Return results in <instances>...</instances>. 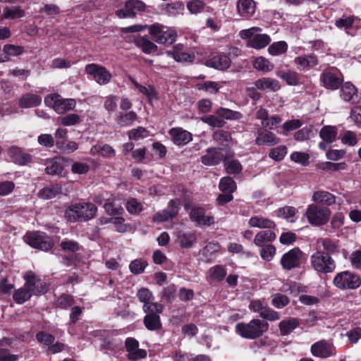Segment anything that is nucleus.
<instances>
[{
  "instance_id": "a878e982",
  "label": "nucleus",
  "mask_w": 361,
  "mask_h": 361,
  "mask_svg": "<svg viewBox=\"0 0 361 361\" xmlns=\"http://www.w3.org/2000/svg\"><path fill=\"white\" fill-rule=\"evenodd\" d=\"M104 199V208L106 212L109 215L120 214L123 212V208L121 205H116L115 202L110 198H102L98 196L94 200L96 203L102 204Z\"/></svg>"
},
{
  "instance_id": "6ab92c4d",
  "label": "nucleus",
  "mask_w": 361,
  "mask_h": 361,
  "mask_svg": "<svg viewBox=\"0 0 361 361\" xmlns=\"http://www.w3.org/2000/svg\"><path fill=\"white\" fill-rule=\"evenodd\" d=\"M173 142L177 145H185L190 142L192 137L190 132L181 128H173L169 131Z\"/></svg>"
},
{
  "instance_id": "b1692460",
  "label": "nucleus",
  "mask_w": 361,
  "mask_h": 361,
  "mask_svg": "<svg viewBox=\"0 0 361 361\" xmlns=\"http://www.w3.org/2000/svg\"><path fill=\"white\" fill-rule=\"evenodd\" d=\"M248 224L250 227L261 229H274L276 226L274 221L259 215L252 216Z\"/></svg>"
},
{
  "instance_id": "7ed1b4c3",
  "label": "nucleus",
  "mask_w": 361,
  "mask_h": 361,
  "mask_svg": "<svg viewBox=\"0 0 361 361\" xmlns=\"http://www.w3.org/2000/svg\"><path fill=\"white\" fill-rule=\"evenodd\" d=\"M262 28L259 27H252L248 29L242 30L239 32L241 39H248L247 44L249 47L261 49L266 47L271 42V37L267 34H260Z\"/></svg>"
},
{
  "instance_id": "58836bf2",
  "label": "nucleus",
  "mask_w": 361,
  "mask_h": 361,
  "mask_svg": "<svg viewBox=\"0 0 361 361\" xmlns=\"http://www.w3.org/2000/svg\"><path fill=\"white\" fill-rule=\"evenodd\" d=\"M130 80L138 91L146 96L149 101L157 99V92L152 86L149 85L148 87H145L141 85L133 78H130Z\"/></svg>"
},
{
  "instance_id": "e433bc0d",
  "label": "nucleus",
  "mask_w": 361,
  "mask_h": 361,
  "mask_svg": "<svg viewBox=\"0 0 361 361\" xmlns=\"http://www.w3.org/2000/svg\"><path fill=\"white\" fill-rule=\"evenodd\" d=\"M275 212L278 217L283 218L290 222L296 221L295 215L298 213V209L293 207L285 206L279 208Z\"/></svg>"
},
{
  "instance_id": "c9c22d12",
  "label": "nucleus",
  "mask_w": 361,
  "mask_h": 361,
  "mask_svg": "<svg viewBox=\"0 0 361 361\" xmlns=\"http://www.w3.org/2000/svg\"><path fill=\"white\" fill-rule=\"evenodd\" d=\"M90 153L92 155H101L106 157H113L116 154L115 150L109 145H96L92 147Z\"/></svg>"
},
{
  "instance_id": "f257e3e1",
  "label": "nucleus",
  "mask_w": 361,
  "mask_h": 361,
  "mask_svg": "<svg viewBox=\"0 0 361 361\" xmlns=\"http://www.w3.org/2000/svg\"><path fill=\"white\" fill-rule=\"evenodd\" d=\"M269 324L259 319H252L249 322H240L235 325V331L246 339H256L269 329Z\"/></svg>"
},
{
  "instance_id": "7c9ffc66",
  "label": "nucleus",
  "mask_w": 361,
  "mask_h": 361,
  "mask_svg": "<svg viewBox=\"0 0 361 361\" xmlns=\"http://www.w3.org/2000/svg\"><path fill=\"white\" fill-rule=\"evenodd\" d=\"M294 62L304 71L314 67L318 63L317 57L313 54L298 56Z\"/></svg>"
},
{
  "instance_id": "a19ab883",
  "label": "nucleus",
  "mask_w": 361,
  "mask_h": 361,
  "mask_svg": "<svg viewBox=\"0 0 361 361\" xmlns=\"http://www.w3.org/2000/svg\"><path fill=\"white\" fill-rule=\"evenodd\" d=\"M277 76L286 81L289 85H296L299 82V74L293 71H279L276 73Z\"/></svg>"
},
{
  "instance_id": "774afa93",
  "label": "nucleus",
  "mask_w": 361,
  "mask_h": 361,
  "mask_svg": "<svg viewBox=\"0 0 361 361\" xmlns=\"http://www.w3.org/2000/svg\"><path fill=\"white\" fill-rule=\"evenodd\" d=\"M147 263L142 259H135L129 265L130 270L135 274H139L144 271Z\"/></svg>"
},
{
  "instance_id": "8fccbe9b",
  "label": "nucleus",
  "mask_w": 361,
  "mask_h": 361,
  "mask_svg": "<svg viewBox=\"0 0 361 361\" xmlns=\"http://www.w3.org/2000/svg\"><path fill=\"white\" fill-rule=\"evenodd\" d=\"M202 121L213 128H221L224 126L226 122L223 120L220 116L216 113L214 115H207L203 116Z\"/></svg>"
},
{
  "instance_id": "13d9d810",
  "label": "nucleus",
  "mask_w": 361,
  "mask_h": 361,
  "mask_svg": "<svg viewBox=\"0 0 361 361\" xmlns=\"http://www.w3.org/2000/svg\"><path fill=\"white\" fill-rule=\"evenodd\" d=\"M63 170L62 162L58 161H51L45 168V171L49 175H58L61 173Z\"/></svg>"
},
{
  "instance_id": "a18cd8bd",
  "label": "nucleus",
  "mask_w": 361,
  "mask_h": 361,
  "mask_svg": "<svg viewBox=\"0 0 361 361\" xmlns=\"http://www.w3.org/2000/svg\"><path fill=\"white\" fill-rule=\"evenodd\" d=\"M188 11L193 15L202 13L206 7V4L202 0H190L186 4Z\"/></svg>"
},
{
  "instance_id": "20e7f679",
  "label": "nucleus",
  "mask_w": 361,
  "mask_h": 361,
  "mask_svg": "<svg viewBox=\"0 0 361 361\" xmlns=\"http://www.w3.org/2000/svg\"><path fill=\"white\" fill-rule=\"evenodd\" d=\"M310 263L314 269L319 273H331L336 269V264L332 257L328 253L320 250L310 256Z\"/></svg>"
},
{
  "instance_id": "6e6552de",
  "label": "nucleus",
  "mask_w": 361,
  "mask_h": 361,
  "mask_svg": "<svg viewBox=\"0 0 361 361\" xmlns=\"http://www.w3.org/2000/svg\"><path fill=\"white\" fill-rule=\"evenodd\" d=\"M149 33L159 44H172L176 39V32L171 27L156 23L149 27Z\"/></svg>"
},
{
  "instance_id": "dca6fc26",
  "label": "nucleus",
  "mask_w": 361,
  "mask_h": 361,
  "mask_svg": "<svg viewBox=\"0 0 361 361\" xmlns=\"http://www.w3.org/2000/svg\"><path fill=\"white\" fill-rule=\"evenodd\" d=\"M341 97L352 104L359 103L361 99L357 89L350 82H346L341 86Z\"/></svg>"
},
{
  "instance_id": "473e14b6",
  "label": "nucleus",
  "mask_w": 361,
  "mask_h": 361,
  "mask_svg": "<svg viewBox=\"0 0 361 361\" xmlns=\"http://www.w3.org/2000/svg\"><path fill=\"white\" fill-rule=\"evenodd\" d=\"M42 102V98L35 94H26L23 95L19 100V106L21 108H32L39 105Z\"/></svg>"
},
{
  "instance_id": "423d86ee",
  "label": "nucleus",
  "mask_w": 361,
  "mask_h": 361,
  "mask_svg": "<svg viewBox=\"0 0 361 361\" xmlns=\"http://www.w3.org/2000/svg\"><path fill=\"white\" fill-rule=\"evenodd\" d=\"M23 239L30 246L43 251H48L53 247L51 238L42 232L34 231L27 233Z\"/></svg>"
},
{
  "instance_id": "864d4df0",
  "label": "nucleus",
  "mask_w": 361,
  "mask_h": 361,
  "mask_svg": "<svg viewBox=\"0 0 361 361\" xmlns=\"http://www.w3.org/2000/svg\"><path fill=\"white\" fill-rule=\"evenodd\" d=\"M219 188L224 192L232 193L236 189V185L231 177H224L220 180Z\"/></svg>"
},
{
  "instance_id": "aec40b11",
  "label": "nucleus",
  "mask_w": 361,
  "mask_h": 361,
  "mask_svg": "<svg viewBox=\"0 0 361 361\" xmlns=\"http://www.w3.org/2000/svg\"><path fill=\"white\" fill-rule=\"evenodd\" d=\"M167 55L178 62H191L195 59L194 54L184 51L182 44L173 46L172 51H167Z\"/></svg>"
},
{
  "instance_id": "c756f323",
  "label": "nucleus",
  "mask_w": 361,
  "mask_h": 361,
  "mask_svg": "<svg viewBox=\"0 0 361 361\" xmlns=\"http://www.w3.org/2000/svg\"><path fill=\"white\" fill-rule=\"evenodd\" d=\"M312 200L317 202L331 205L336 202V198L331 193L324 190H317L313 192Z\"/></svg>"
},
{
  "instance_id": "09e8293b",
  "label": "nucleus",
  "mask_w": 361,
  "mask_h": 361,
  "mask_svg": "<svg viewBox=\"0 0 361 361\" xmlns=\"http://www.w3.org/2000/svg\"><path fill=\"white\" fill-rule=\"evenodd\" d=\"M30 290L25 287L20 288L13 293V298L16 303L23 304L31 297Z\"/></svg>"
},
{
  "instance_id": "f704fd0d",
  "label": "nucleus",
  "mask_w": 361,
  "mask_h": 361,
  "mask_svg": "<svg viewBox=\"0 0 361 361\" xmlns=\"http://www.w3.org/2000/svg\"><path fill=\"white\" fill-rule=\"evenodd\" d=\"M61 192V186L59 184L47 186L38 192L39 198L43 200H50L54 198L58 194Z\"/></svg>"
},
{
  "instance_id": "e2e57ef3",
  "label": "nucleus",
  "mask_w": 361,
  "mask_h": 361,
  "mask_svg": "<svg viewBox=\"0 0 361 361\" xmlns=\"http://www.w3.org/2000/svg\"><path fill=\"white\" fill-rule=\"evenodd\" d=\"M128 137L130 140H139L147 137L149 136V132L145 128L138 127L135 129H132L128 131Z\"/></svg>"
},
{
  "instance_id": "1a4fd4ad",
  "label": "nucleus",
  "mask_w": 361,
  "mask_h": 361,
  "mask_svg": "<svg viewBox=\"0 0 361 361\" xmlns=\"http://www.w3.org/2000/svg\"><path fill=\"white\" fill-rule=\"evenodd\" d=\"M333 282L335 286L341 290L356 289L361 284L360 277L348 271L337 274Z\"/></svg>"
},
{
  "instance_id": "f3484780",
  "label": "nucleus",
  "mask_w": 361,
  "mask_h": 361,
  "mask_svg": "<svg viewBox=\"0 0 361 361\" xmlns=\"http://www.w3.org/2000/svg\"><path fill=\"white\" fill-rule=\"evenodd\" d=\"M125 344L128 358L130 360H137L146 357L147 352L139 348V343L135 338H128L126 340Z\"/></svg>"
},
{
  "instance_id": "39448f33",
  "label": "nucleus",
  "mask_w": 361,
  "mask_h": 361,
  "mask_svg": "<svg viewBox=\"0 0 361 361\" xmlns=\"http://www.w3.org/2000/svg\"><path fill=\"white\" fill-rule=\"evenodd\" d=\"M330 215L331 211L329 208L316 204H309L305 213L308 222L314 226L324 225L328 222Z\"/></svg>"
},
{
  "instance_id": "2eb2a0df",
  "label": "nucleus",
  "mask_w": 361,
  "mask_h": 361,
  "mask_svg": "<svg viewBox=\"0 0 361 361\" xmlns=\"http://www.w3.org/2000/svg\"><path fill=\"white\" fill-rule=\"evenodd\" d=\"M205 64L219 71H226L231 66V60L224 53H217L207 60Z\"/></svg>"
},
{
  "instance_id": "ddd939ff",
  "label": "nucleus",
  "mask_w": 361,
  "mask_h": 361,
  "mask_svg": "<svg viewBox=\"0 0 361 361\" xmlns=\"http://www.w3.org/2000/svg\"><path fill=\"white\" fill-rule=\"evenodd\" d=\"M184 207L186 210L191 208L190 213V219L195 222L198 226H210L214 223L212 216L205 214V211L202 207H191L190 203H185Z\"/></svg>"
},
{
  "instance_id": "338daca9",
  "label": "nucleus",
  "mask_w": 361,
  "mask_h": 361,
  "mask_svg": "<svg viewBox=\"0 0 361 361\" xmlns=\"http://www.w3.org/2000/svg\"><path fill=\"white\" fill-rule=\"evenodd\" d=\"M310 156L307 153L301 152H294L290 155V159L298 164H301L303 166H307L309 164Z\"/></svg>"
},
{
  "instance_id": "9d476101",
  "label": "nucleus",
  "mask_w": 361,
  "mask_h": 361,
  "mask_svg": "<svg viewBox=\"0 0 361 361\" xmlns=\"http://www.w3.org/2000/svg\"><path fill=\"white\" fill-rule=\"evenodd\" d=\"M85 71L99 85H106L112 78L111 73L105 67L97 63L87 64Z\"/></svg>"
},
{
  "instance_id": "49530a36",
  "label": "nucleus",
  "mask_w": 361,
  "mask_h": 361,
  "mask_svg": "<svg viewBox=\"0 0 361 361\" xmlns=\"http://www.w3.org/2000/svg\"><path fill=\"white\" fill-rule=\"evenodd\" d=\"M288 44L285 41L272 43L268 47V52L271 56H279L286 52Z\"/></svg>"
},
{
  "instance_id": "f8f14e48",
  "label": "nucleus",
  "mask_w": 361,
  "mask_h": 361,
  "mask_svg": "<svg viewBox=\"0 0 361 361\" xmlns=\"http://www.w3.org/2000/svg\"><path fill=\"white\" fill-rule=\"evenodd\" d=\"M302 252L298 247L291 249L283 255L281 264L284 269L290 270L300 266Z\"/></svg>"
},
{
  "instance_id": "393cba45",
  "label": "nucleus",
  "mask_w": 361,
  "mask_h": 361,
  "mask_svg": "<svg viewBox=\"0 0 361 361\" xmlns=\"http://www.w3.org/2000/svg\"><path fill=\"white\" fill-rule=\"evenodd\" d=\"M255 86L257 89L261 90H270L272 92L278 91L280 87L279 82L270 78H262L255 82Z\"/></svg>"
},
{
  "instance_id": "a211bd4d",
  "label": "nucleus",
  "mask_w": 361,
  "mask_h": 361,
  "mask_svg": "<svg viewBox=\"0 0 361 361\" xmlns=\"http://www.w3.org/2000/svg\"><path fill=\"white\" fill-rule=\"evenodd\" d=\"M334 350L333 345L325 341H319L311 347L312 355L322 358L331 356L334 353Z\"/></svg>"
},
{
  "instance_id": "052dcab7",
  "label": "nucleus",
  "mask_w": 361,
  "mask_h": 361,
  "mask_svg": "<svg viewBox=\"0 0 361 361\" xmlns=\"http://www.w3.org/2000/svg\"><path fill=\"white\" fill-rule=\"evenodd\" d=\"M59 121L64 126H71L80 123L81 119L78 114H70L65 116L60 117Z\"/></svg>"
},
{
  "instance_id": "680f3d73",
  "label": "nucleus",
  "mask_w": 361,
  "mask_h": 361,
  "mask_svg": "<svg viewBox=\"0 0 361 361\" xmlns=\"http://www.w3.org/2000/svg\"><path fill=\"white\" fill-rule=\"evenodd\" d=\"M128 212L133 214H137L143 210V205L135 198H130L126 203Z\"/></svg>"
},
{
  "instance_id": "0eeeda50",
  "label": "nucleus",
  "mask_w": 361,
  "mask_h": 361,
  "mask_svg": "<svg viewBox=\"0 0 361 361\" xmlns=\"http://www.w3.org/2000/svg\"><path fill=\"white\" fill-rule=\"evenodd\" d=\"M45 104L52 108L57 114H62L75 107L76 102L73 99H63L59 94L48 95L44 99Z\"/></svg>"
},
{
  "instance_id": "4d7b16f0",
  "label": "nucleus",
  "mask_w": 361,
  "mask_h": 361,
  "mask_svg": "<svg viewBox=\"0 0 361 361\" xmlns=\"http://www.w3.org/2000/svg\"><path fill=\"white\" fill-rule=\"evenodd\" d=\"M180 204L181 202L179 199L171 200L167 207L164 209L171 219L178 215Z\"/></svg>"
},
{
  "instance_id": "4468645a",
  "label": "nucleus",
  "mask_w": 361,
  "mask_h": 361,
  "mask_svg": "<svg viewBox=\"0 0 361 361\" xmlns=\"http://www.w3.org/2000/svg\"><path fill=\"white\" fill-rule=\"evenodd\" d=\"M145 7V3L140 0H128L125 4V8L117 10L116 14L120 18H133L137 11H144Z\"/></svg>"
},
{
  "instance_id": "5fc2aeb1",
  "label": "nucleus",
  "mask_w": 361,
  "mask_h": 361,
  "mask_svg": "<svg viewBox=\"0 0 361 361\" xmlns=\"http://www.w3.org/2000/svg\"><path fill=\"white\" fill-rule=\"evenodd\" d=\"M178 239L181 247L189 248L192 246L195 240V235L192 233H179Z\"/></svg>"
},
{
  "instance_id": "79ce46f5",
  "label": "nucleus",
  "mask_w": 361,
  "mask_h": 361,
  "mask_svg": "<svg viewBox=\"0 0 361 361\" xmlns=\"http://www.w3.org/2000/svg\"><path fill=\"white\" fill-rule=\"evenodd\" d=\"M215 113L220 116L223 120H238L243 117L239 111H233L227 108H219L215 111Z\"/></svg>"
},
{
  "instance_id": "6e6d98bb",
  "label": "nucleus",
  "mask_w": 361,
  "mask_h": 361,
  "mask_svg": "<svg viewBox=\"0 0 361 361\" xmlns=\"http://www.w3.org/2000/svg\"><path fill=\"white\" fill-rule=\"evenodd\" d=\"M164 310V306L159 302H154L150 301L146 305H143V311L148 314H161Z\"/></svg>"
},
{
  "instance_id": "cd10ccee",
  "label": "nucleus",
  "mask_w": 361,
  "mask_h": 361,
  "mask_svg": "<svg viewBox=\"0 0 361 361\" xmlns=\"http://www.w3.org/2000/svg\"><path fill=\"white\" fill-rule=\"evenodd\" d=\"M1 50L6 62L11 61L13 57L18 56L25 52V48L23 46L11 44H5Z\"/></svg>"
},
{
  "instance_id": "de8ad7c7",
  "label": "nucleus",
  "mask_w": 361,
  "mask_h": 361,
  "mask_svg": "<svg viewBox=\"0 0 361 361\" xmlns=\"http://www.w3.org/2000/svg\"><path fill=\"white\" fill-rule=\"evenodd\" d=\"M25 16V11L20 6L6 7L4 8L3 18L15 19L20 18Z\"/></svg>"
},
{
  "instance_id": "bb28decb",
  "label": "nucleus",
  "mask_w": 361,
  "mask_h": 361,
  "mask_svg": "<svg viewBox=\"0 0 361 361\" xmlns=\"http://www.w3.org/2000/svg\"><path fill=\"white\" fill-rule=\"evenodd\" d=\"M321 81L323 85L332 90H337L342 83L341 79L331 72H325L321 75Z\"/></svg>"
},
{
  "instance_id": "c03bdc74",
  "label": "nucleus",
  "mask_w": 361,
  "mask_h": 361,
  "mask_svg": "<svg viewBox=\"0 0 361 361\" xmlns=\"http://www.w3.org/2000/svg\"><path fill=\"white\" fill-rule=\"evenodd\" d=\"M184 4L181 1H175L171 4H167L164 11L166 14L170 16H176L180 13H183L184 11Z\"/></svg>"
},
{
  "instance_id": "f03ea898",
  "label": "nucleus",
  "mask_w": 361,
  "mask_h": 361,
  "mask_svg": "<svg viewBox=\"0 0 361 361\" xmlns=\"http://www.w3.org/2000/svg\"><path fill=\"white\" fill-rule=\"evenodd\" d=\"M97 211V207L91 202H81L70 205L65 212V217L72 222L88 221L92 219Z\"/></svg>"
},
{
  "instance_id": "9b49d317",
  "label": "nucleus",
  "mask_w": 361,
  "mask_h": 361,
  "mask_svg": "<svg viewBox=\"0 0 361 361\" xmlns=\"http://www.w3.org/2000/svg\"><path fill=\"white\" fill-rule=\"evenodd\" d=\"M25 287L30 290L31 294L39 295L47 293V284L32 271H27L24 276Z\"/></svg>"
},
{
  "instance_id": "4c0bfd02",
  "label": "nucleus",
  "mask_w": 361,
  "mask_h": 361,
  "mask_svg": "<svg viewBox=\"0 0 361 361\" xmlns=\"http://www.w3.org/2000/svg\"><path fill=\"white\" fill-rule=\"evenodd\" d=\"M143 322L146 329L149 331L159 330L162 326L160 317L158 314L145 315Z\"/></svg>"
},
{
  "instance_id": "603ef678",
  "label": "nucleus",
  "mask_w": 361,
  "mask_h": 361,
  "mask_svg": "<svg viewBox=\"0 0 361 361\" xmlns=\"http://www.w3.org/2000/svg\"><path fill=\"white\" fill-rule=\"evenodd\" d=\"M67 134L68 130L66 128H59L56 130L54 133L56 141H54V144L59 149H62L63 147H64V145L66 143L68 140Z\"/></svg>"
},
{
  "instance_id": "ea45409f",
  "label": "nucleus",
  "mask_w": 361,
  "mask_h": 361,
  "mask_svg": "<svg viewBox=\"0 0 361 361\" xmlns=\"http://www.w3.org/2000/svg\"><path fill=\"white\" fill-rule=\"evenodd\" d=\"M319 136L324 142L331 143L337 137V129L334 126H324L321 129Z\"/></svg>"
},
{
  "instance_id": "37998d69",
  "label": "nucleus",
  "mask_w": 361,
  "mask_h": 361,
  "mask_svg": "<svg viewBox=\"0 0 361 361\" xmlns=\"http://www.w3.org/2000/svg\"><path fill=\"white\" fill-rule=\"evenodd\" d=\"M252 65L256 70L263 72H269L274 68V65L263 56L255 59Z\"/></svg>"
},
{
  "instance_id": "2f4dec72",
  "label": "nucleus",
  "mask_w": 361,
  "mask_h": 361,
  "mask_svg": "<svg viewBox=\"0 0 361 361\" xmlns=\"http://www.w3.org/2000/svg\"><path fill=\"white\" fill-rule=\"evenodd\" d=\"M276 238V235L272 229H267L256 234L254 238V243L258 247H262L264 243L272 242Z\"/></svg>"
},
{
  "instance_id": "c85d7f7f",
  "label": "nucleus",
  "mask_w": 361,
  "mask_h": 361,
  "mask_svg": "<svg viewBox=\"0 0 361 361\" xmlns=\"http://www.w3.org/2000/svg\"><path fill=\"white\" fill-rule=\"evenodd\" d=\"M300 325V322L296 318H289L283 319L279 324V328L281 336H287L293 332Z\"/></svg>"
},
{
  "instance_id": "bf43d9fd",
  "label": "nucleus",
  "mask_w": 361,
  "mask_h": 361,
  "mask_svg": "<svg viewBox=\"0 0 361 361\" xmlns=\"http://www.w3.org/2000/svg\"><path fill=\"white\" fill-rule=\"evenodd\" d=\"M62 250L66 252H75L80 250L81 246L75 240L64 239L60 243Z\"/></svg>"
},
{
  "instance_id": "412c9836",
  "label": "nucleus",
  "mask_w": 361,
  "mask_h": 361,
  "mask_svg": "<svg viewBox=\"0 0 361 361\" xmlns=\"http://www.w3.org/2000/svg\"><path fill=\"white\" fill-rule=\"evenodd\" d=\"M236 6L238 14L245 19L251 18L256 11L253 0H238Z\"/></svg>"
},
{
  "instance_id": "0e129e2a",
  "label": "nucleus",
  "mask_w": 361,
  "mask_h": 361,
  "mask_svg": "<svg viewBox=\"0 0 361 361\" xmlns=\"http://www.w3.org/2000/svg\"><path fill=\"white\" fill-rule=\"evenodd\" d=\"M287 154V148L284 145H281L271 149L269 152V157L275 161L282 160Z\"/></svg>"
},
{
  "instance_id": "5701e85b",
  "label": "nucleus",
  "mask_w": 361,
  "mask_h": 361,
  "mask_svg": "<svg viewBox=\"0 0 361 361\" xmlns=\"http://www.w3.org/2000/svg\"><path fill=\"white\" fill-rule=\"evenodd\" d=\"M224 158L221 150L219 149L209 148L206 154L201 158L203 164L207 166L216 165Z\"/></svg>"
},
{
  "instance_id": "4be33fe9",
  "label": "nucleus",
  "mask_w": 361,
  "mask_h": 361,
  "mask_svg": "<svg viewBox=\"0 0 361 361\" xmlns=\"http://www.w3.org/2000/svg\"><path fill=\"white\" fill-rule=\"evenodd\" d=\"M279 142L275 134L271 132L259 129L257 130V136L255 139V144L257 145H274Z\"/></svg>"
},
{
  "instance_id": "72a5a7b5",
  "label": "nucleus",
  "mask_w": 361,
  "mask_h": 361,
  "mask_svg": "<svg viewBox=\"0 0 361 361\" xmlns=\"http://www.w3.org/2000/svg\"><path fill=\"white\" fill-rule=\"evenodd\" d=\"M226 276V269L221 265L211 267L207 272V278L212 281H222Z\"/></svg>"
},
{
  "instance_id": "3c124183",
  "label": "nucleus",
  "mask_w": 361,
  "mask_h": 361,
  "mask_svg": "<svg viewBox=\"0 0 361 361\" xmlns=\"http://www.w3.org/2000/svg\"><path fill=\"white\" fill-rule=\"evenodd\" d=\"M137 118L134 111H129L126 114H121L118 118V123L122 127L132 126Z\"/></svg>"
},
{
  "instance_id": "69168bd1",
  "label": "nucleus",
  "mask_w": 361,
  "mask_h": 361,
  "mask_svg": "<svg viewBox=\"0 0 361 361\" xmlns=\"http://www.w3.org/2000/svg\"><path fill=\"white\" fill-rule=\"evenodd\" d=\"M289 298L283 294L277 293L273 296L271 304L277 309H281L289 303Z\"/></svg>"
}]
</instances>
